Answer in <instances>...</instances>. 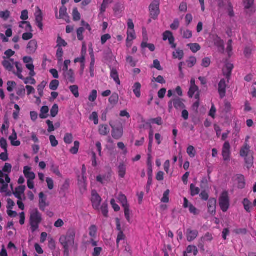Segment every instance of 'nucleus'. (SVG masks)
Instances as JSON below:
<instances>
[{
	"label": "nucleus",
	"instance_id": "obj_41",
	"mask_svg": "<svg viewBox=\"0 0 256 256\" xmlns=\"http://www.w3.org/2000/svg\"><path fill=\"white\" fill-rule=\"evenodd\" d=\"M49 111V108L47 106H43L40 109V117L41 118H46L48 117V113Z\"/></svg>",
	"mask_w": 256,
	"mask_h": 256
},
{
	"label": "nucleus",
	"instance_id": "obj_44",
	"mask_svg": "<svg viewBox=\"0 0 256 256\" xmlns=\"http://www.w3.org/2000/svg\"><path fill=\"white\" fill-rule=\"evenodd\" d=\"M184 56V53L183 50H180V49L176 50L175 52H174L172 54V56L174 58H178L179 60H182Z\"/></svg>",
	"mask_w": 256,
	"mask_h": 256
},
{
	"label": "nucleus",
	"instance_id": "obj_24",
	"mask_svg": "<svg viewBox=\"0 0 256 256\" xmlns=\"http://www.w3.org/2000/svg\"><path fill=\"white\" fill-rule=\"evenodd\" d=\"M8 139L10 141L12 146H20V141L16 140L14 142V140H16L17 139V134L14 129L12 130V134L9 136Z\"/></svg>",
	"mask_w": 256,
	"mask_h": 256
},
{
	"label": "nucleus",
	"instance_id": "obj_33",
	"mask_svg": "<svg viewBox=\"0 0 256 256\" xmlns=\"http://www.w3.org/2000/svg\"><path fill=\"white\" fill-rule=\"evenodd\" d=\"M214 45L216 46L218 48H221L222 50H224V42L220 37L218 36H214Z\"/></svg>",
	"mask_w": 256,
	"mask_h": 256
},
{
	"label": "nucleus",
	"instance_id": "obj_5",
	"mask_svg": "<svg viewBox=\"0 0 256 256\" xmlns=\"http://www.w3.org/2000/svg\"><path fill=\"white\" fill-rule=\"evenodd\" d=\"M183 99L178 97L170 100L168 102V112H171L174 108L178 110L184 109L186 108Z\"/></svg>",
	"mask_w": 256,
	"mask_h": 256
},
{
	"label": "nucleus",
	"instance_id": "obj_15",
	"mask_svg": "<svg viewBox=\"0 0 256 256\" xmlns=\"http://www.w3.org/2000/svg\"><path fill=\"white\" fill-rule=\"evenodd\" d=\"M25 190V186H20L16 188L15 191L13 192V194L18 200H22L23 198L25 199L24 195Z\"/></svg>",
	"mask_w": 256,
	"mask_h": 256
},
{
	"label": "nucleus",
	"instance_id": "obj_26",
	"mask_svg": "<svg viewBox=\"0 0 256 256\" xmlns=\"http://www.w3.org/2000/svg\"><path fill=\"white\" fill-rule=\"evenodd\" d=\"M140 90H141V84L138 82H136L132 86L133 92H134V95L136 96L138 98H139L140 97V96H141Z\"/></svg>",
	"mask_w": 256,
	"mask_h": 256
},
{
	"label": "nucleus",
	"instance_id": "obj_28",
	"mask_svg": "<svg viewBox=\"0 0 256 256\" xmlns=\"http://www.w3.org/2000/svg\"><path fill=\"white\" fill-rule=\"evenodd\" d=\"M110 78L114 80L116 84L120 85V81L118 77V72L116 68H111Z\"/></svg>",
	"mask_w": 256,
	"mask_h": 256
},
{
	"label": "nucleus",
	"instance_id": "obj_6",
	"mask_svg": "<svg viewBox=\"0 0 256 256\" xmlns=\"http://www.w3.org/2000/svg\"><path fill=\"white\" fill-rule=\"evenodd\" d=\"M218 202L222 211L226 212L230 206V199L228 192L224 191L222 192L219 198Z\"/></svg>",
	"mask_w": 256,
	"mask_h": 256
},
{
	"label": "nucleus",
	"instance_id": "obj_3",
	"mask_svg": "<svg viewBox=\"0 0 256 256\" xmlns=\"http://www.w3.org/2000/svg\"><path fill=\"white\" fill-rule=\"evenodd\" d=\"M42 216L38 208H34L30 210V224L32 232L36 231L42 222Z\"/></svg>",
	"mask_w": 256,
	"mask_h": 256
},
{
	"label": "nucleus",
	"instance_id": "obj_4",
	"mask_svg": "<svg viewBox=\"0 0 256 256\" xmlns=\"http://www.w3.org/2000/svg\"><path fill=\"white\" fill-rule=\"evenodd\" d=\"M248 137L246 139V142L240 150V156L244 158V161L248 168L252 166L254 162L252 152L250 150V146L247 142Z\"/></svg>",
	"mask_w": 256,
	"mask_h": 256
},
{
	"label": "nucleus",
	"instance_id": "obj_31",
	"mask_svg": "<svg viewBox=\"0 0 256 256\" xmlns=\"http://www.w3.org/2000/svg\"><path fill=\"white\" fill-rule=\"evenodd\" d=\"M126 165L124 163H120L118 166V173L120 177L124 178L126 173Z\"/></svg>",
	"mask_w": 256,
	"mask_h": 256
},
{
	"label": "nucleus",
	"instance_id": "obj_19",
	"mask_svg": "<svg viewBox=\"0 0 256 256\" xmlns=\"http://www.w3.org/2000/svg\"><path fill=\"white\" fill-rule=\"evenodd\" d=\"M194 94V98L198 100L200 98L199 89L198 86H190L189 90L188 92V96L190 98H192Z\"/></svg>",
	"mask_w": 256,
	"mask_h": 256
},
{
	"label": "nucleus",
	"instance_id": "obj_49",
	"mask_svg": "<svg viewBox=\"0 0 256 256\" xmlns=\"http://www.w3.org/2000/svg\"><path fill=\"white\" fill-rule=\"evenodd\" d=\"M70 90L76 98L79 96L78 88L76 85L71 86L69 88Z\"/></svg>",
	"mask_w": 256,
	"mask_h": 256
},
{
	"label": "nucleus",
	"instance_id": "obj_43",
	"mask_svg": "<svg viewBox=\"0 0 256 256\" xmlns=\"http://www.w3.org/2000/svg\"><path fill=\"white\" fill-rule=\"evenodd\" d=\"M212 239V235L211 234L208 232L201 238L200 240L202 243L204 244L206 242H210Z\"/></svg>",
	"mask_w": 256,
	"mask_h": 256
},
{
	"label": "nucleus",
	"instance_id": "obj_35",
	"mask_svg": "<svg viewBox=\"0 0 256 256\" xmlns=\"http://www.w3.org/2000/svg\"><path fill=\"white\" fill-rule=\"evenodd\" d=\"M153 134L154 131L153 130L150 128V132H149V142H148V151L149 152L148 157L149 158H150V153L152 152V144L153 142Z\"/></svg>",
	"mask_w": 256,
	"mask_h": 256
},
{
	"label": "nucleus",
	"instance_id": "obj_36",
	"mask_svg": "<svg viewBox=\"0 0 256 256\" xmlns=\"http://www.w3.org/2000/svg\"><path fill=\"white\" fill-rule=\"evenodd\" d=\"M118 201L120 202L122 205V206L124 208L128 206V204L127 199L126 196L122 194H120L118 195Z\"/></svg>",
	"mask_w": 256,
	"mask_h": 256
},
{
	"label": "nucleus",
	"instance_id": "obj_37",
	"mask_svg": "<svg viewBox=\"0 0 256 256\" xmlns=\"http://www.w3.org/2000/svg\"><path fill=\"white\" fill-rule=\"evenodd\" d=\"M119 100V96L118 94L114 93L109 98V102L113 106L116 105Z\"/></svg>",
	"mask_w": 256,
	"mask_h": 256
},
{
	"label": "nucleus",
	"instance_id": "obj_29",
	"mask_svg": "<svg viewBox=\"0 0 256 256\" xmlns=\"http://www.w3.org/2000/svg\"><path fill=\"white\" fill-rule=\"evenodd\" d=\"M110 130L106 124H100L99 126L98 132L100 135L106 136L110 132Z\"/></svg>",
	"mask_w": 256,
	"mask_h": 256
},
{
	"label": "nucleus",
	"instance_id": "obj_17",
	"mask_svg": "<svg viewBox=\"0 0 256 256\" xmlns=\"http://www.w3.org/2000/svg\"><path fill=\"white\" fill-rule=\"evenodd\" d=\"M216 200L214 198H210L208 203V212L211 214H215L216 209Z\"/></svg>",
	"mask_w": 256,
	"mask_h": 256
},
{
	"label": "nucleus",
	"instance_id": "obj_16",
	"mask_svg": "<svg viewBox=\"0 0 256 256\" xmlns=\"http://www.w3.org/2000/svg\"><path fill=\"white\" fill-rule=\"evenodd\" d=\"M226 84L224 79H222L218 84V92L220 98L226 96Z\"/></svg>",
	"mask_w": 256,
	"mask_h": 256
},
{
	"label": "nucleus",
	"instance_id": "obj_56",
	"mask_svg": "<svg viewBox=\"0 0 256 256\" xmlns=\"http://www.w3.org/2000/svg\"><path fill=\"white\" fill-rule=\"evenodd\" d=\"M56 56L58 60V63L62 62V56H63V50L62 48H58V50L56 51Z\"/></svg>",
	"mask_w": 256,
	"mask_h": 256
},
{
	"label": "nucleus",
	"instance_id": "obj_54",
	"mask_svg": "<svg viewBox=\"0 0 256 256\" xmlns=\"http://www.w3.org/2000/svg\"><path fill=\"white\" fill-rule=\"evenodd\" d=\"M73 136L71 134L66 133L65 134L64 140L66 144H70L72 142Z\"/></svg>",
	"mask_w": 256,
	"mask_h": 256
},
{
	"label": "nucleus",
	"instance_id": "obj_30",
	"mask_svg": "<svg viewBox=\"0 0 256 256\" xmlns=\"http://www.w3.org/2000/svg\"><path fill=\"white\" fill-rule=\"evenodd\" d=\"M180 32L183 38L189 39L192 37V32L189 30L181 28Z\"/></svg>",
	"mask_w": 256,
	"mask_h": 256
},
{
	"label": "nucleus",
	"instance_id": "obj_7",
	"mask_svg": "<svg viewBox=\"0 0 256 256\" xmlns=\"http://www.w3.org/2000/svg\"><path fill=\"white\" fill-rule=\"evenodd\" d=\"M160 2L158 0H154L150 5L149 9L150 15L152 18L155 20L160 14Z\"/></svg>",
	"mask_w": 256,
	"mask_h": 256
},
{
	"label": "nucleus",
	"instance_id": "obj_45",
	"mask_svg": "<svg viewBox=\"0 0 256 256\" xmlns=\"http://www.w3.org/2000/svg\"><path fill=\"white\" fill-rule=\"evenodd\" d=\"M4 177L5 178V182H6V183H10V178L8 174H4L0 170V184L4 183V180L2 178Z\"/></svg>",
	"mask_w": 256,
	"mask_h": 256
},
{
	"label": "nucleus",
	"instance_id": "obj_39",
	"mask_svg": "<svg viewBox=\"0 0 256 256\" xmlns=\"http://www.w3.org/2000/svg\"><path fill=\"white\" fill-rule=\"evenodd\" d=\"M20 27L24 28L26 32H32V26L28 22H21L20 24Z\"/></svg>",
	"mask_w": 256,
	"mask_h": 256
},
{
	"label": "nucleus",
	"instance_id": "obj_46",
	"mask_svg": "<svg viewBox=\"0 0 256 256\" xmlns=\"http://www.w3.org/2000/svg\"><path fill=\"white\" fill-rule=\"evenodd\" d=\"M186 152L190 158H193L195 156L196 151L194 147L192 146H189L186 150Z\"/></svg>",
	"mask_w": 256,
	"mask_h": 256
},
{
	"label": "nucleus",
	"instance_id": "obj_22",
	"mask_svg": "<svg viewBox=\"0 0 256 256\" xmlns=\"http://www.w3.org/2000/svg\"><path fill=\"white\" fill-rule=\"evenodd\" d=\"M24 174L28 180H34L36 178L35 174L31 171V168L26 166L24 168Z\"/></svg>",
	"mask_w": 256,
	"mask_h": 256
},
{
	"label": "nucleus",
	"instance_id": "obj_13",
	"mask_svg": "<svg viewBox=\"0 0 256 256\" xmlns=\"http://www.w3.org/2000/svg\"><path fill=\"white\" fill-rule=\"evenodd\" d=\"M168 40L170 44L171 45V47L173 48H176V44L174 43V38L171 32L166 30L163 34V40L164 41Z\"/></svg>",
	"mask_w": 256,
	"mask_h": 256
},
{
	"label": "nucleus",
	"instance_id": "obj_53",
	"mask_svg": "<svg viewBox=\"0 0 256 256\" xmlns=\"http://www.w3.org/2000/svg\"><path fill=\"white\" fill-rule=\"evenodd\" d=\"M56 46L58 47V48H62V46L65 47L68 44L67 42L60 36H58L56 40Z\"/></svg>",
	"mask_w": 256,
	"mask_h": 256
},
{
	"label": "nucleus",
	"instance_id": "obj_51",
	"mask_svg": "<svg viewBox=\"0 0 256 256\" xmlns=\"http://www.w3.org/2000/svg\"><path fill=\"white\" fill-rule=\"evenodd\" d=\"M141 47L142 48H148L151 52L155 50V46L153 44H148L146 42L143 41L141 44Z\"/></svg>",
	"mask_w": 256,
	"mask_h": 256
},
{
	"label": "nucleus",
	"instance_id": "obj_2",
	"mask_svg": "<svg viewBox=\"0 0 256 256\" xmlns=\"http://www.w3.org/2000/svg\"><path fill=\"white\" fill-rule=\"evenodd\" d=\"M75 235L76 233L74 230H69L66 234L60 236L59 240L63 246L64 254L68 255L70 248L74 246Z\"/></svg>",
	"mask_w": 256,
	"mask_h": 256
},
{
	"label": "nucleus",
	"instance_id": "obj_32",
	"mask_svg": "<svg viewBox=\"0 0 256 256\" xmlns=\"http://www.w3.org/2000/svg\"><path fill=\"white\" fill-rule=\"evenodd\" d=\"M238 187V188H244L245 186V180L243 175H237Z\"/></svg>",
	"mask_w": 256,
	"mask_h": 256
},
{
	"label": "nucleus",
	"instance_id": "obj_47",
	"mask_svg": "<svg viewBox=\"0 0 256 256\" xmlns=\"http://www.w3.org/2000/svg\"><path fill=\"white\" fill-rule=\"evenodd\" d=\"M186 252L188 254L193 253L194 256H196L198 253L197 248L194 246H188L186 248Z\"/></svg>",
	"mask_w": 256,
	"mask_h": 256
},
{
	"label": "nucleus",
	"instance_id": "obj_23",
	"mask_svg": "<svg viewBox=\"0 0 256 256\" xmlns=\"http://www.w3.org/2000/svg\"><path fill=\"white\" fill-rule=\"evenodd\" d=\"M37 46V42L36 40H33L30 41L26 47L28 53H34L36 50Z\"/></svg>",
	"mask_w": 256,
	"mask_h": 256
},
{
	"label": "nucleus",
	"instance_id": "obj_9",
	"mask_svg": "<svg viewBox=\"0 0 256 256\" xmlns=\"http://www.w3.org/2000/svg\"><path fill=\"white\" fill-rule=\"evenodd\" d=\"M183 207L184 208H188L190 212L194 216H198L200 214V210L190 203L186 198H184Z\"/></svg>",
	"mask_w": 256,
	"mask_h": 256
},
{
	"label": "nucleus",
	"instance_id": "obj_8",
	"mask_svg": "<svg viewBox=\"0 0 256 256\" xmlns=\"http://www.w3.org/2000/svg\"><path fill=\"white\" fill-rule=\"evenodd\" d=\"M91 195V201L92 204V206L95 210H98L102 201V198L95 190H92V191Z\"/></svg>",
	"mask_w": 256,
	"mask_h": 256
},
{
	"label": "nucleus",
	"instance_id": "obj_63",
	"mask_svg": "<svg viewBox=\"0 0 256 256\" xmlns=\"http://www.w3.org/2000/svg\"><path fill=\"white\" fill-rule=\"evenodd\" d=\"M100 210L104 216L107 217L108 216V204L104 203L100 208Z\"/></svg>",
	"mask_w": 256,
	"mask_h": 256
},
{
	"label": "nucleus",
	"instance_id": "obj_55",
	"mask_svg": "<svg viewBox=\"0 0 256 256\" xmlns=\"http://www.w3.org/2000/svg\"><path fill=\"white\" fill-rule=\"evenodd\" d=\"M59 82L58 80H52L50 84V88L52 90H57L59 86Z\"/></svg>",
	"mask_w": 256,
	"mask_h": 256
},
{
	"label": "nucleus",
	"instance_id": "obj_60",
	"mask_svg": "<svg viewBox=\"0 0 256 256\" xmlns=\"http://www.w3.org/2000/svg\"><path fill=\"white\" fill-rule=\"evenodd\" d=\"M97 98V91L95 90H92L88 96V100L91 102H94Z\"/></svg>",
	"mask_w": 256,
	"mask_h": 256
},
{
	"label": "nucleus",
	"instance_id": "obj_34",
	"mask_svg": "<svg viewBox=\"0 0 256 256\" xmlns=\"http://www.w3.org/2000/svg\"><path fill=\"white\" fill-rule=\"evenodd\" d=\"M45 87V84L43 82L38 86V92L40 95L39 97L35 96L38 102H40V98L42 97L44 94V89Z\"/></svg>",
	"mask_w": 256,
	"mask_h": 256
},
{
	"label": "nucleus",
	"instance_id": "obj_58",
	"mask_svg": "<svg viewBox=\"0 0 256 256\" xmlns=\"http://www.w3.org/2000/svg\"><path fill=\"white\" fill-rule=\"evenodd\" d=\"M58 106L57 104H54L53 105L52 108L50 110V116L54 118L58 114Z\"/></svg>",
	"mask_w": 256,
	"mask_h": 256
},
{
	"label": "nucleus",
	"instance_id": "obj_11",
	"mask_svg": "<svg viewBox=\"0 0 256 256\" xmlns=\"http://www.w3.org/2000/svg\"><path fill=\"white\" fill-rule=\"evenodd\" d=\"M63 76L67 83L74 84L75 82V76L74 71L70 69L68 70L63 72Z\"/></svg>",
	"mask_w": 256,
	"mask_h": 256
},
{
	"label": "nucleus",
	"instance_id": "obj_21",
	"mask_svg": "<svg viewBox=\"0 0 256 256\" xmlns=\"http://www.w3.org/2000/svg\"><path fill=\"white\" fill-rule=\"evenodd\" d=\"M234 68V66L232 64L228 63L226 64L224 68L222 70L223 74L225 76L228 78V83L230 77L231 75V72Z\"/></svg>",
	"mask_w": 256,
	"mask_h": 256
},
{
	"label": "nucleus",
	"instance_id": "obj_57",
	"mask_svg": "<svg viewBox=\"0 0 256 256\" xmlns=\"http://www.w3.org/2000/svg\"><path fill=\"white\" fill-rule=\"evenodd\" d=\"M112 0H104L100 7L101 13L104 12L106 11V7L109 4L112 2Z\"/></svg>",
	"mask_w": 256,
	"mask_h": 256
},
{
	"label": "nucleus",
	"instance_id": "obj_64",
	"mask_svg": "<svg viewBox=\"0 0 256 256\" xmlns=\"http://www.w3.org/2000/svg\"><path fill=\"white\" fill-rule=\"evenodd\" d=\"M169 194H170V190H167L166 191H165L163 194V196L161 200V202L164 203H168L169 202Z\"/></svg>",
	"mask_w": 256,
	"mask_h": 256
},
{
	"label": "nucleus",
	"instance_id": "obj_10",
	"mask_svg": "<svg viewBox=\"0 0 256 256\" xmlns=\"http://www.w3.org/2000/svg\"><path fill=\"white\" fill-rule=\"evenodd\" d=\"M230 144L228 142H226L222 148V156L224 161H228L230 160Z\"/></svg>",
	"mask_w": 256,
	"mask_h": 256
},
{
	"label": "nucleus",
	"instance_id": "obj_42",
	"mask_svg": "<svg viewBox=\"0 0 256 256\" xmlns=\"http://www.w3.org/2000/svg\"><path fill=\"white\" fill-rule=\"evenodd\" d=\"M190 195L192 196H194L196 195H198L200 192V189L196 186L194 184H192L190 185Z\"/></svg>",
	"mask_w": 256,
	"mask_h": 256
},
{
	"label": "nucleus",
	"instance_id": "obj_12",
	"mask_svg": "<svg viewBox=\"0 0 256 256\" xmlns=\"http://www.w3.org/2000/svg\"><path fill=\"white\" fill-rule=\"evenodd\" d=\"M112 128V135L116 140L120 139L123 136V128L122 126L115 128L111 125Z\"/></svg>",
	"mask_w": 256,
	"mask_h": 256
},
{
	"label": "nucleus",
	"instance_id": "obj_1",
	"mask_svg": "<svg viewBox=\"0 0 256 256\" xmlns=\"http://www.w3.org/2000/svg\"><path fill=\"white\" fill-rule=\"evenodd\" d=\"M2 58V64L6 70L12 72L20 79L24 78L22 74V65L20 62H14L13 58H6L4 56H3Z\"/></svg>",
	"mask_w": 256,
	"mask_h": 256
},
{
	"label": "nucleus",
	"instance_id": "obj_14",
	"mask_svg": "<svg viewBox=\"0 0 256 256\" xmlns=\"http://www.w3.org/2000/svg\"><path fill=\"white\" fill-rule=\"evenodd\" d=\"M36 18V23L38 27L42 30L43 29V24L42 21L43 20L42 10L38 7L37 10L34 14Z\"/></svg>",
	"mask_w": 256,
	"mask_h": 256
},
{
	"label": "nucleus",
	"instance_id": "obj_62",
	"mask_svg": "<svg viewBox=\"0 0 256 256\" xmlns=\"http://www.w3.org/2000/svg\"><path fill=\"white\" fill-rule=\"evenodd\" d=\"M84 31V28L83 27L79 28L76 30V34L79 40H84V36L82 34Z\"/></svg>",
	"mask_w": 256,
	"mask_h": 256
},
{
	"label": "nucleus",
	"instance_id": "obj_18",
	"mask_svg": "<svg viewBox=\"0 0 256 256\" xmlns=\"http://www.w3.org/2000/svg\"><path fill=\"white\" fill-rule=\"evenodd\" d=\"M198 236V231L197 230H193L191 228H188L186 232V236L187 240L191 242L194 240Z\"/></svg>",
	"mask_w": 256,
	"mask_h": 256
},
{
	"label": "nucleus",
	"instance_id": "obj_25",
	"mask_svg": "<svg viewBox=\"0 0 256 256\" xmlns=\"http://www.w3.org/2000/svg\"><path fill=\"white\" fill-rule=\"evenodd\" d=\"M148 180L146 184V192H148L150 190V186L152 184V166H148Z\"/></svg>",
	"mask_w": 256,
	"mask_h": 256
},
{
	"label": "nucleus",
	"instance_id": "obj_38",
	"mask_svg": "<svg viewBox=\"0 0 256 256\" xmlns=\"http://www.w3.org/2000/svg\"><path fill=\"white\" fill-rule=\"evenodd\" d=\"M151 124H156L158 126H161L162 124V118L160 117H158L154 118H152L149 120V122H146V124L149 125L150 128L152 126L150 125Z\"/></svg>",
	"mask_w": 256,
	"mask_h": 256
},
{
	"label": "nucleus",
	"instance_id": "obj_48",
	"mask_svg": "<svg viewBox=\"0 0 256 256\" xmlns=\"http://www.w3.org/2000/svg\"><path fill=\"white\" fill-rule=\"evenodd\" d=\"M188 46L190 48V50L193 52H196L200 50V46L196 43L195 44H188Z\"/></svg>",
	"mask_w": 256,
	"mask_h": 256
},
{
	"label": "nucleus",
	"instance_id": "obj_52",
	"mask_svg": "<svg viewBox=\"0 0 256 256\" xmlns=\"http://www.w3.org/2000/svg\"><path fill=\"white\" fill-rule=\"evenodd\" d=\"M95 60L94 56H91V62L90 66V72L91 77L94 76V66Z\"/></svg>",
	"mask_w": 256,
	"mask_h": 256
},
{
	"label": "nucleus",
	"instance_id": "obj_27",
	"mask_svg": "<svg viewBox=\"0 0 256 256\" xmlns=\"http://www.w3.org/2000/svg\"><path fill=\"white\" fill-rule=\"evenodd\" d=\"M136 38V32L134 30H128L127 31V38L126 43L127 46H130V44L128 46V42L132 41Z\"/></svg>",
	"mask_w": 256,
	"mask_h": 256
},
{
	"label": "nucleus",
	"instance_id": "obj_59",
	"mask_svg": "<svg viewBox=\"0 0 256 256\" xmlns=\"http://www.w3.org/2000/svg\"><path fill=\"white\" fill-rule=\"evenodd\" d=\"M26 68L30 70L29 75L30 76H34L36 75V73L34 71V66L32 63L26 64Z\"/></svg>",
	"mask_w": 256,
	"mask_h": 256
},
{
	"label": "nucleus",
	"instance_id": "obj_61",
	"mask_svg": "<svg viewBox=\"0 0 256 256\" xmlns=\"http://www.w3.org/2000/svg\"><path fill=\"white\" fill-rule=\"evenodd\" d=\"M72 16L74 21H78L80 19V15L78 9L74 8L72 11Z\"/></svg>",
	"mask_w": 256,
	"mask_h": 256
},
{
	"label": "nucleus",
	"instance_id": "obj_40",
	"mask_svg": "<svg viewBox=\"0 0 256 256\" xmlns=\"http://www.w3.org/2000/svg\"><path fill=\"white\" fill-rule=\"evenodd\" d=\"M242 204L244 210L247 212H250L251 208H252L251 202L248 198H245L242 202Z\"/></svg>",
	"mask_w": 256,
	"mask_h": 256
},
{
	"label": "nucleus",
	"instance_id": "obj_50",
	"mask_svg": "<svg viewBox=\"0 0 256 256\" xmlns=\"http://www.w3.org/2000/svg\"><path fill=\"white\" fill-rule=\"evenodd\" d=\"M80 146V142L78 141H75L74 142V146L72 147L70 152L73 154H76L78 153Z\"/></svg>",
	"mask_w": 256,
	"mask_h": 256
},
{
	"label": "nucleus",
	"instance_id": "obj_20",
	"mask_svg": "<svg viewBox=\"0 0 256 256\" xmlns=\"http://www.w3.org/2000/svg\"><path fill=\"white\" fill-rule=\"evenodd\" d=\"M56 17L57 19H63L66 20L68 18V14L67 13L66 8L62 6L60 9V14L58 16V11L56 12Z\"/></svg>",
	"mask_w": 256,
	"mask_h": 256
}]
</instances>
